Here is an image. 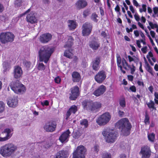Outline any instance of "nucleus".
Listing matches in <instances>:
<instances>
[{
	"label": "nucleus",
	"mask_w": 158,
	"mask_h": 158,
	"mask_svg": "<svg viewBox=\"0 0 158 158\" xmlns=\"http://www.w3.org/2000/svg\"><path fill=\"white\" fill-rule=\"evenodd\" d=\"M73 55V53L69 50H65L64 53V56L69 59L72 58Z\"/></svg>",
	"instance_id": "obj_33"
},
{
	"label": "nucleus",
	"mask_w": 158,
	"mask_h": 158,
	"mask_svg": "<svg viewBox=\"0 0 158 158\" xmlns=\"http://www.w3.org/2000/svg\"><path fill=\"white\" fill-rule=\"evenodd\" d=\"M101 62L100 57L98 56L93 60L92 63V67L95 71H98L100 68L99 64Z\"/></svg>",
	"instance_id": "obj_21"
},
{
	"label": "nucleus",
	"mask_w": 158,
	"mask_h": 158,
	"mask_svg": "<svg viewBox=\"0 0 158 158\" xmlns=\"http://www.w3.org/2000/svg\"><path fill=\"white\" fill-rule=\"evenodd\" d=\"M54 51L53 48H51L47 45L42 46L39 52L40 61H44L45 63H47Z\"/></svg>",
	"instance_id": "obj_2"
},
{
	"label": "nucleus",
	"mask_w": 158,
	"mask_h": 158,
	"mask_svg": "<svg viewBox=\"0 0 158 158\" xmlns=\"http://www.w3.org/2000/svg\"><path fill=\"white\" fill-rule=\"evenodd\" d=\"M106 87L103 85L99 86L93 93V94L96 97H98L102 95L106 92Z\"/></svg>",
	"instance_id": "obj_16"
},
{
	"label": "nucleus",
	"mask_w": 158,
	"mask_h": 158,
	"mask_svg": "<svg viewBox=\"0 0 158 158\" xmlns=\"http://www.w3.org/2000/svg\"><path fill=\"white\" fill-rule=\"evenodd\" d=\"M86 151V148L83 146H78L73 153L72 158H85Z\"/></svg>",
	"instance_id": "obj_9"
},
{
	"label": "nucleus",
	"mask_w": 158,
	"mask_h": 158,
	"mask_svg": "<svg viewBox=\"0 0 158 158\" xmlns=\"http://www.w3.org/2000/svg\"><path fill=\"white\" fill-rule=\"evenodd\" d=\"M98 15L95 12L93 13L91 16V19L94 22H97L98 21Z\"/></svg>",
	"instance_id": "obj_37"
},
{
	"label": "nucleus",
	"mask_w": 158,
	"mask_h": 158,
	"mask_svg": "<svg viewBox=\"0 0 158 158\" xmlns=\"http://www.w3.org/2000/svg\"><path fill=\"white\" fill-rule=\"evenodd\" d=\"M52 35L49 33H44L41 35L39 38L40 41L42 43H48L51 40Z\"/></svg>",
	"instance_id": "obj_17"
},
{
	"label": "nucleus",
	"mask_w": 158,
	"mask_h": 158,
	"mask_svg": "<svg viewBox=\"0 0 158 158\" xmlns=\"http://www.w3.org/2000/svg\"><path fill=\"white\" fill-rule=\"evenodd\" d=\"M31 63L29 61H26L24 62V65L27 68H30Z\"/></svg>",
	"instance_id": "obj_52"
},
{
	"label": "nucleus",
	"mask_w": 158,
	"mask_h": 158,
	"mask_svg": "<svg viewBox=\"0 0 158 158\" xmlns=\"http://www.w3.org/2000/svg\"><path fill=\"white\" fill-rule=\"evenodd\" d=\"M13 128L10 129L9 128H6L5 129L3 133H6V135L5 137H0V141L2 142L6 141L10 139L12 135V134H11V131H13Z\"/></svg>",
	"instance_id": "obj_19"
},
{
	"label": "nucleus",
	"mask_w": 158,
	"mask_h": 158,
	"mask_svg": "<svg viewBox=\"0 0 158 158\" xmlns=\"http://www.w3.org/2000/svg\"><path fill=\"white\" fill-rule=\"evenodd\" d=\"M147 47L146 46H145L141 48V50L143 53L145 54L147 52Z\"/></svg>",
	"instance_id": "obj_57"
},
{
	"label": "nucleus",
	"mask_w": 158,
	"mask_h": 158,
	"mask_svg": "<svg viewBox=\"0 0 158 158\" xmlns=\"http://www.w3.org/2000/svg\"><path fill=\"white\" fill-rule=\"evenodd\" d=\"M17 150V147L13 144L9 143L0 148V154L3 157L7 158L14 153Z\"/></svg>",
	"instance_id": "obj_4"
},
{
	"label": "nucleus",
	"mask_w": 158,
	"mask_h": 158,
	"mask_svg": "<svg viewBox=\"0 0 158 158\" xmlns=\"http://www.w3.org/2000/svg\"><path fill=\"white\" fill-rule=\"evenodd\" d=\"M119 104L120 106L123 108L126 107V103L125 99L124 98H123L119 100Z\"/></svg>",
	"instance_id": "obj_35"
},
{
	"label": "nucleus",
	"mask_w": 158,
	"mask_h": 158,
	"mask_svg": "<svg viewBox=\"0 0 158 158\" xmlns=\"http://www.w3.org/2000/svg\"><path fill=\"white\" fill-rule=\"evenodd\" d=\"M70 133L71 132L69 129L63 132L59 138L60 141L62 143H63L65 141H68Z\"/></svg>",
	"instance_id": "obj_23"
},
{
	"label": "nucleus",
	"mask_w": 158,
	"mask_h": 158,
	"mask_svg": "<svg viewBox=\"0 0 158 158\" xmlns=\"http://www.w3.org/2000/svg\"><path fill=\"white\" fill-rule=\"evenodd\" d=\"M22 2L20 0H16L15 1V6L17 7H20L21 5Z\"/></svg>",
	"instance_id": "obj_47"
},
{
	"label": "nucleus",
	"mask_w": 158,
	"mask_h": 158,
	"mask_svg": "<svg viewBox=\"0 0 158 158\" xmlns=\"http://www.w3.org/2000/svg\"><path fill=\"white\" fill-rule=\"evenodd\" d=\"M89 46L93 50H97L100 47V43L94 39L90 42Z\"/></svg>",
	"instance_id": "obj_27"
},
{
	"label": "nucleus",
	"mask_w": 158,
	"mask_h": 158,
	"mask_svg": "<svg viewBox=\"0 0 158 158\" xmlns=\"http://www.w3.org/2000/svg\"><path fill=\"white\" fill-rule=\"evenodd\" d=\"M101 35V36L103 37L104 38L106 39L107 38V35L105 31H102Z\"/></svg>",
	"instance_id": "obj_56"
},
{
	"label": "nucleus",
	"mask_w": 158,
	"mask_h": 158,
	"mask_svg": "<svg viewBox=\"0 0 158 158\" xmlns=\"http://www.w3.org/2000/svg\"><path fill=\"white\" fill-rule=\"evenodd\" d=\"M144 122L145 124L150 123V117L147 111H146L145 113Z\"/></svg>",
	"instance_id": "obj_36"
},
{
	"label": "nucleus",
	"mask_w": 158,
	"mask_h": 158,
	"mask_svg": "<svg viewBox=\"0 0 158 158\" xmlns=\"http://www.w3.org/2000/svg\"><path fill=\"white\" fill-rule=\"evenodd\" d=\"M67 157V152L64 150H61L56 153L54 158H66Z\"/></svg>",
	"instance_id": "obj_28"
},
{
	"label": "nucleus",
	"mask_w": 158,
	"mask_h": 158,
	"mask_svg": "<svg viewBox=\"0 0 158 158\" xmlns=\"http://www.w3.org/2000/svg\"><path fill=\"white\" fill-rule=\"evenodd\" d=\"M80 124L81 126H84L85 127H87L88 125V120L86 119H84L80 121Z\"/></svg>",
	"instance_id": "obj_42"
},
{
	"label": "nucleus",
	"mask_w": 158,
	"mask_h": 158,
	"mask_svg": "<svg viewBox=\"0 0 158 158\" xmlns=\"http://www.w3.org/2000/svg\"><path fill=\"white\" fill-rule=\"evenodd\" d=\"M99 146L98 145H95L94 147V151L97 153L99 151Z\"/></svg>",
	"instance_id": "obj_53"
},
{
	"label": "nucleus",
	"mask_w": 158,
	"mask_h": 158,
	"mask_svg": "<svg viewBox=\"0 0 158 158\" xmlns=\"http://www.w3.org/2000/svg\"><path fill=\"white\" fill-rule=\"evenodd\" d=\"M93 28L92 25L90 23L86 22L82 27V34L84 36H87L91 34Z\"/></svg>",
	"instance_id": "obj_11"
},
{
	"label": "nucleus",
	"mask_w": 158,
	"mask_h": 158,
	"mask_svg": "<svg viewBox=\"0 0 158 158\" xmlns=\"http://www.w3.org/2000/svg\"><path fill=\"white\" fill-rule=\"evenodd\" d=\"M134 18L135 20L137 21H139L140 20V18L139 16L138 15L135 14L134 15Z\"/></svg>",
	"instance_id": "obj_60"
},
{
	"label": "nucleus",
	"mask_w": 158,
	"mask_h": 158,
	"mask_svg": "<svg viewBox=\"0 0 158 158\" xmlns=\"http://www.w3.org/2000/svg\"><path fill=\"white\" fill-rule=\"evenodd\" d=\"M128 58L129 60V61L130 62H131L132 61H134V58L132 57L130 55L128 56Z\"/></svg>",
	"instance_id": "obj_63"
},
{
	"label": "nucleus",
	"mask_w": 158,
	"mask_h": 158,
	"mask_svg": "<svg viewBox=\"0 0 158 158\" xmlns=\"http://www.w3.org/2000/svg\"><path fill=\"white\" fill-rule=\"evenodd\" d=\"M114 9H115V11H116L117 12H120L119 11L120 10V8L118 5H117Z\"/></svg>",
	"instance_id": "obj_62"
},
{
	"label": "nucleus",
	"mask_w": 158,
	"mask_h": 158,
	"mask_svg": "<svg viewBox=\"0 0 158 158\" xmlns=\"http://www.w3.org/2000/svg\"><path fill=\"white\" fill-rule=\"evenodd\" d=\"M37 69L39 70H44L45 69V66L43 63H39Z\"/></svg>",
	"instance_id": "obj_43"
},
{
	"label": "nucleus",
	"mask_w": 158,
	"mask_h": 158,
	"mask_svg": "<svg viewBox=\"0 0 158 158\" xmlns=\"http://www.w3.org/2000/svg\"><path fill=\"white\" fill-rule=\"evenodd\" d=\"M87 4L85 0H78L76 3L75 6L77 9L80 10L85 7Z\"/></svg>",
	"instance_id": "obj_25"
},
{
	"label": "nucleus",
	"mask_w": 158,
	"mask_h": 158,
	"mask_svg": "<svg viewBox=\"0 0 158 158\" xmlns=\"http://www.w3.org/2000/svg\"><path fill=\"white\" fill-rule=\"evenodd\" d=\"M3 72L4 73L9 71L10 68L8 63L4 62L3 64Z\"/></svg>",
	"instance_id": "obj_34"
},
{
	"label": "nucleus",
	"mask_w": 158,
	"mask_h": 158,
	"mask_svg": "<svg viewBox=\"0 0 158 158\" xmlns=\"http://www.w3.org/2000/svg\"><path fill=\"white\" fill-rule=\"evenodd\" d=\"M118 114L119 116L120 117H122L124 114V113L123 111H122L120 110L118 111Z\"/></svg>",
	"instance_id": "obj_55"
},
{
	"label": "nucleus",
	"mask_w": 158,
	"mask_h": 158,
	"mask_svg": "<svg viewBox=\"0 0 158 158\" xmlns=\"http://www.w3.org/2000/svg\"><path fill=\"white\" fill-rule=\"evenodd\" d=\"M146 65L145 67L146 70L151 74L152 76H153L154 75V72L152 68L150 66L147 61L146 62Z\"/></svg>",
	"instance_id": "obj_31"
},
{
	"label": "nucleus",
	"mask_w": 158,
	"mask_h": 158,
	"mask_svg": "<svg viewBox=\"0 0 158 158\" xmlns=\"http://www.w3.org/2000/svg\"><path fill=\"white\" fill-rule=\"evenodd\" d=\"M9 86L11 89L17 94H23L26 91L25 86L18 80L12 81L10 83Z\"/></svg>",
	"instance_id": "obj_5"
},
{
	"label": "nucleus",
	"mask_w": 158,
	"mask_h": 158,
	"mask_svg": "<svg viewBox=\"0 0 158 158\" xmlns=\"http://www.w3.org/2000/svg\"><path fill=\"white\" fill-rule=\"evenodd\" d=\"M49 104V102L47 100H45L44 102H41V105L43 106H48Z\"/></svg>",
	"instance_id": "obj_54"
},
{
	"label": "nucleus",
	"mask_w": 158,
	"mask_h": 158,
	"mask_svg": "<svg viewBox=\"0 0 158 158\" xmlns=\"http://www.w3.org/2000/svg\"><path fill=\"white\" fill-rule=\"evenodd\" d=\"M150 34L153 38H154L155 37V33L154 31H150Z\"/></svg>",
	"instance_id": "obj_64"
},
{
	"label": "nucleus",
	"mask_w": 158,
	"mask_h": 158,
	"mask_svg": "<svg viewBox=\"0 0 158 158\" xmlns=\"http://www.w3.org/2000/svg\"><path fill=\"white\" fill-rule=\"evenodd\" d=\"M5 104L2 101H0V113H2L5 110Z\"/></svg>",
	"instance_id": "obj_44"
},
{
	"label": "nucleus",
	"mask_w": 158,
	"mask_h": 158,
	"mask_svg": "<svg viewBox=\"0 0 158 158\" xmlns=\"http://www.w3.org/2000/svg\"><path fill=\"white\" fill-rule=\"evenodd\" d=\"M110 114L106 112L100 115L96 120V122L99 126H104L108 123L111 119Z\"/></svg>",
	"instance_id": "obj_10"
},
{
	"label": "nucleus",
	"mask_w": 158,
	"mask_h": 158,
	"mask_svg": "<svg viewBox=\"0 0 158 158\" xmlns=\"http://www.w3.org/2000/svg\"><path fill=\"white\" fill-rule=\"evenodd\" d=\"M153 12L155 14H156L158 13V7H155L153 8Z\"/></svg>",
	"instance_id": "obj_59"
},
{
	"label": "nucleus",
	"mask_w": 158,
	"mask_h": 158,
	"mask_svg": "<svg viewBox=\"0 0 158 158\" xmlns=\"http://www.w3.org/2000/svg\"><path fill=\"white\" fill-rule=\"evenodd\" d=\"M14 38V34L10 32H2L0 34V41L3 44L12 42Z\"/></svg>",
	"instance_id": "obj_8"
},
{
	"label": "nucleus",
	"mask_w": 158,
	"mask_h": 158,
	"mask_svg": "<svg viewBox=\"0 0 158 158\" xmlns=\"http://www.w3.org/2000/svg\"><path fill=\"white\" fill-rule=\"evenodd\" d=\"M102 158H111V155L110 153L104 152L102 154Z\"/></svg>",
	"instance_id": "obj_41"
},
{
	"label": "nucleus",
	"mask_w": 158,
	"mask_h": 158,
	"mask_svg": "<svg viewBox=\"0 0 158 158\" xmlns=\"http://www.w3.org/2000/svg\"><path fill=\"white\" fill-rule=\"evenodd\" d=\"M149 26H148L147 28L149 31L151 30V29H154V28L157 27L158 25L157 24L153 23L152 22L148 21Z\"/></svg>",
	"instance_id": "obj_32"
},
{
	"label": "nucleus",
	"mask_w": 158,
	"mask_h": 158,
	"mask_svg": "<svg viewBox=\"0 0 158 158\" xmlns=\"http://www.w3.org/2000/svg\"><path fill=\"white\" fill-rule=\"evenodd\" d=\"M74 39L71 36H68V41L66 44L64 45V48H70L73 44Z\"/></svg>",
	"instance_id": "obj_29"
},
{
	"label": "nucleus",
	"mask_w": 158,
	"mask_h": 158,
	"mask_svg": "<svg viewBox=\"0 0 158 158\" xmlns=\"http://www.w3.org/2000/svg\"><path fill=\"white\" fill-rule=\"evenodd\" d=\"M139 153L142 155L141 158H149L151 154L150 148L146 145L141 148Z\"/></svg>",
	"instance_id": "obj_14"
},
{
	"label": "nucleus",
	"mask_w": 158,
	"mask_h": 158,
	"mask_svg": "<svg viewBox=\"0 0 158 158\" xmlns=\"http://www.w3.org/2000/svg\"><path fill=\"white\" fill-rule=\"evenodd\" d=\"M117 137V134L115 132H108L106 138V141L108 143H114L116 140Z\"/></svg>",
	"instance_id": "obj_22"
},
{
	"label": "nucleus",
	"mask_w": 158,
	"mask_h": 158,
	"mask_svg": "<svg viewBox=\"0 0 158 158\" xmlns=\"http://www.w3.org/2000/svg\"><path fill=\"white\" fill-rule=\"evenodd\" d=\"M23 73V70L21 67L19 66H16L14 67L13 74L15 78H20L22 76Z\"/></svg>",
	"instance_id": "obj_20"
},
{
	"label": "nucleus",
	"mask_w": 158,
	"mask_h": 158,
	"mask_svg": "<svg viewBox=\"0 0 158 158\" xmlns=\"http://www.w3.org/2000/svg\"><path fill=\"white\" fill-rule=\"evenodd\" d=\"M121 61L122 62V65L123 68L126 70H128L127 67L130 69L131 70V73L133 75L136 70V67L133 64H132L131 66L127 63L126 60L123 58L121 61V58L119 55H118L117 56V63L118 67H121V68L122 66L121 65Z\"/></svg>",
	"instance_id": "obj_7"
},
{
	"label": "nucleus",
	"mask_w": 158,
	"mask_h": 158,
	"mask_svg": "<svg viewBox=\"0 0 158 158\" xmlns=\"http://www.w3.org/2000/svg\"><path fill=\"white\" fill-rule=\"evenodd\" d=\"M129 89L133 92H135L136 91V87L134 85L131 86L129 88Z\"/></svg>",
	"instance_id": "obj_51"
},
{
	"label": "nucleus",
	"mask_w": 158,
	"mask_h": 158,
	"mask_svg": "<svg viewBox=\"0 0 158 158\" xmlns=\"http://www.w3.org/2000/svg\"><path fill=\"white\" fill-rule=\"evenodd\" d=\"M147 105L148 107L150 109H152L155 110H156V107H155L154 106V102L152 100H150V102L147 103Z\"/></svg>",
	"instance_id": "obj_40"
},
{
	"label": "nucleus",
	"mask_w": 158,
	"mask_h": 158,
	"mask_svg": "<svg viewBox=\"0 0 158 158\" xmlns=\"http://www.w3.org/2000/svg\"><path fill=\"white\" fill-rule=\"evenodd\" d=\"M9 86L11 89L17 94H23L26 91L25 86L18 80L12 81L10 83Z\"/></svg>",
	"instance_id": "obj_6"
},
{
	"label": "nucleus",
	"mask_w": 158,
	"mask_h": 158,
	"mask_svg": "<svg viewBox=\"0 0 158 158\" xmlns=\"http://www.w3.org/2000/svg\"><path fill=\"white\" fill-rule=\"evenodd\" d=\"M128 80L131 81H132L133 80L134 77L131 75H129L127 76Z\"/></svg>",
	"instance_id": "obj_58"
},
{
	"label": "nucleus",
	"mask_w": 158,
	"mask_h": 158,
	"mask_svg": "<svg viewBox=\"0 0 158 158\" xmlns=\"http://www.w3.org/2000/svg\"><path fill=\"white\" fill-rule=\"evenodd\" d=\"M68 23V26L70 30H73L76 28L77 24L76 22L73 20H69Z\"/></svg>",
	"instance_id": "obj_30"
},
{
	"label": "nucleus",
	"mask_w": 158,
	"mask_h": 158,
	"mask_svg": "<svg viewBox=\"0 0 158 158\" xmlns=\"http://www.w3.org/2000/svg\"><path fill=\"white\" fill-rule=\"evenodd\" d=\"M71 113L70 111V110H69V109L67 110V111L66 112V113L65 114V119L66 120H67L70 115H71Z\"/></svg>",
	"instance_id": "obj_50"
},
{
	"label": "nucleus",
	"mask_w": 158,
	"mask_h": 158,
	"mask_svg": "<svg viewBox=\"0 0 158 158\" xmlns=\"http://www.w3.org/2000/svg\"><path fill=\"white\" fill-rule=\"evenodd\" d=\"M18 104L17 98L15 97L9 98L7 102L8 105L10 107L15 108L17 106Z\"/></svg>",
	"instance_id": "obj_24"
},
{
	"label": "nucleus",
	"mask_w": 158,
	"mask_h": 158,
	"mask_svg": "<svg viewBox=\"0 0 158 158\" xmlns=\"http://www.w3.org/2000/svg\"><path fill=\"white\" fill-rule=\"evenodd\" d=\"M54 81L56 83L59 84L61 81V79L60 77L57 76L54 78Z\"/></svg>",
	"instance_id": "obj_49"
},
{
	"label": "nucleus",
	"mask_w": 158,
	"mask_h": 158,
	"mask_svg": "<svg viewBox=\"0 0 158 158\" xmlns=\"http://www.w3.org/2000/svg\"><path fill=\"white\" fill-rule=\"evenodd\" d=\"M155 135L153 133H152L148 134V139L151 142H153L155 139Z\"/></svg>",
	"instance_id": "obj_38"
},
{
	"label": "nucleus",
	"mask_w": 158,
	"mask_h": 158,
	"mask_svg": "<svg viewBox=\"0 0 158 158\" xmlns=\"http://www.w3.org/2000/svg\"><path fill=\"white\" fill-rule=\"evenodd\" d=\"M133 3L135 6L138 7L139 6V3L136 0H133Z\"/></svg>",
	"instance_id": "obj_61"
},
{
	"label": "nucleus",
	"mask_w": 158,
	"mask_h": 158,
	"mask_svg": "<svg viewBox=\"0 0 158 158\" xmlns=\"http://www.w3.org/2000/svg\"><path fill=\"white\" fill-rule=\"evenodd\" d=\"M115 127L119 129L121 131L127 135H129L132 127V126L128 119L127 118H123L119 120L115 124Z\"/></svg>",
	"instance_id": "obj_3"
},
{
	"label": "nucleus",
	"mask_w": 158,
	"mask_h": 158,
	"mask_svg": "<svg viewBox=\"0 0 158 158\" xmlns=\"http://www.w3.org/2000/svg\"><path fill=\"white\" fill-rule=\"evenodd\" d=\"M90 11L88 9L84 10L83 12V16L84 18H86L87 16L90 14Z\"/></svg>",
	"instance_id": "obj_46"
},
{
	"label": "nucleus",
	"mask_w": 158,
	"mask_h": 158,
	"mask_svg": "<svg viewBox=\"0 0 158 158\" xmlns=\"http://www.w3.org/2000/svg\"><path fill=\"white\" fill-rule=\"evenodd\" d=\"M26 20L27 22L31 24L36 23L38 22L35 15L33 12H31L27 15Z\"/></svg>",
	"instance_id": "obj_18"
},
{
	"label": "nucleus",
	"mask_w": 158,
	"mask_h": 158,
	"mask_svg": "<svg viewBox=\"0 0 158 158\" xmlns=\"http://www.w3.org/2000/svg\"><path fill=\"white\" fill-rule=\"evenodd\" d=\"M57 124L54 121H50L45 123L44 128L47 132H52L56 130Z\"/></svg>",
	"instance_id": "obj_13"
},
{
	"label": "nucleus",
	"mask_w": 158,
	"mask_h": 158,
	"mask_svg": "<svg viewBox=\"0 0 158 158\" xmlns=\"http://www.w3.org/2000/svg\"><path fill=\"white\" fill-rule=\"evenodd\" d=\"M69 98L72 101L75 100L80 94L79 89L77 85H75L70 89Z\"/></svg>",
	"instance_id": "obj_12"
},
{
	"label": "nucleus",
	"mask_w": 158,
	"mask_h": 158,
	"mask_svg": "<svg viewBox=\"0 0 158 158\" xmlns=\"http://www.w3.org/2000/svg\"><path fill=\"white\" fill-rule=\"evenodd\" d=\"M106 72L102 70L99 71L94 77L95 81L98 83L101 84L103 82L106 78Z\"/></svg>",
	"instance_id": "obj_15"
},
{
	"label": "nucleus",
	"mask_w": 158,
	"mask_h": 158,
	"mask_svg": "<svg viewBox=\"0 0 158 158\" xmlns=\"http://www.w3.org/2000/svg\"><path fill=\"white\" fill-rule=\"evenodd\" d=\"M102 104L98 101H94L90 99H86L81 102V105L85 110L93 113L98 112L102 107Z\"/></svg>",
	"instance_id": "obj_1"
},
{
	"label": "nucleus",
	"mask_w": 158,
	"mask_h": 158,
	"mask_svg": "<svg viewBox=\"0 0 158 158\" xmlns=\"http://www.w3.org/2000/svg\"><path fill=\"white\" fill-rule=\"evenodd\" d=\"M81 135L80 132L77 131L73 133V137L75 139L78 138Z\"/></svg>",
	"instance_id": "obj_45"
},
{
	"label": "nucleus",
	"mask_w": 158,
	"mask_h": 158,
	"mask_svg": "<svg viewBox=\"0 0 158 158\" xmlns=\"http://www.w3.org/2000/svg\"><path fill=\"white\" fill-rule=\"evenodd\" d=\"M69 109L71 113L75 114L77 110V107L76 106L73 105Z\"/></svg>",
	"instance_id": "obj_39"
},
{
	"label": "nucleus",
	"mask_w": 158,
	"mask_h": 158,
	"mask_svg": "<svg viewBox=\"0 0 158 158\" xmlns=\"http://www.w3.org/2000/svg\"><path fill=\"white\" fill-rule=\"evenodd\" d=\"M142 9L140 8L139 9V11L140 12L142 13L143 12H146V6L145 4H143L142 5Z\"/></svg>",
	"instance_id": "obj_48"
},
{
	"label": "nucleus",
	"mask_w": 158,
	"mask_h": 158,
	"mask_svg": "<svg viewBox=\"0 0 158 158\" xmlns=\"http://www.w3.org/2000/svg\"><path fill=\"white\" fill-rule=\"evenodd\" d=\"M72 81L74 82H78L81 79L80 74L77 71H74L72 73Z\"/></svg>",
	"instance_id": "obj_26"
}]
</instances>
